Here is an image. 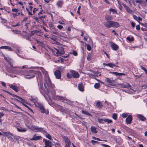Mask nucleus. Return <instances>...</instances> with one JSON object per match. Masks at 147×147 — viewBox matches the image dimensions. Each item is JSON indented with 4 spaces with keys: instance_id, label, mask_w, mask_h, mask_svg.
<instances>
[{
    "instance_id": "nucleus-50",
    "label": "nucleus",
    "mask_w": 147,
    "mask_h": 147,
    "mask_svg": "<svg viewBox=\"0 0 147 147\" xmlns=\"http://www.w3.org/2000/svg\"><path fill=\"white\" fill-rule=\"evenodd\" d=\"M12 11L13 12H17L19 11V9H17L16 8H14V9H12Z\"/></svg>"
},
{
    "instance_id": "nucleus-21",
    "label": "nucleus",
    "mask_w": 147,
    "mask_h": 147,
    "mask_svg": "<svg viewBox=\"0 0 147 147\" xmlns=\"http://www.w3.org/2000/svg\"><path fill=\"white\" fill-rule=\"evenodd\" d=\"M18 131L20 132H24L27 131V129L26 128L22 127H17Z\"/></svg>"
},
{
    "instance_id": "nucleus-55",
    "label": "nucleus",
    "mask_w": 147,
    "mask_h": 147,
    "mask_svg": "<svg viewBox=\"0 0 147 147\" xmlns=\"http://www.w3.org/2000/svg\"><path fill=\"white\" fill-rule=\"evenodd\" d=\"M19 68V69H22H22H24V68H28V66L26 65H24V66H23L22 67H19L18 68Z\"/></svg>"
},
{
    "instance_id": "nucleus-28",
    "label": "nucleus",
    "mask_w": 147,
    "mask_h": 147,
    "mask_svg": "<svg viewBox=\"0 0 147 147\" xmlns=\"http://www.w3.org/2000/svg\"><path fill=\"white\" fill-rule=\"evenodd\" d=\"M52 105L53 106H55V107H58L60 109H61L62 108V107L58 105L55 103H53Z\"/></svg>"
},
{
    "instance_id": "nucleus-42",
    "label": "nucleus",
    "mask_w": 147,
    "mask_h": 147,
    "mask_svg": "<svg viewBox=\"0 0 147 147\" xmlns=\"http://www.w3.org/2000/svg\"><path fill=\"white\" fill-rule=\"evenodd\" d=\"M55 147H61V144L59 143H55Z\"/></svg>"
},
{
    "instance_id": "nucleus-31",
    "label": "nucleus",
    "mask_w": 147,
    "mask_h": 147,
    "mask_svg": "<svg viewBox=\"0 0 147 147\" xmlns=\"http://www.w3.org/2000/svg\"><path fill=\"white\" fill-rule=\"evenodd\" d=\"M100 86V84L99 83H96L95 84L94 87L95 88L98 89Z\"/></svg>"
},
{
    "instance_id": "nucleus-18",
    "label": "nucleus",
    "mask_w": 147,
    "mask_h": 147,
    "mask_svg": "<svg viewBox=\"0 0 147 147\" xmlns=\"http://www.w3.org/2000/svg\"><path fill=\"white\" fill-rule=\"evenodd\" d=\"M71 73L72 74V77L75 78H78L79 77V75L78 73L74 71H71Z\"/></svg>"
},
{
    "instance_id": "nucleus-20",
    "label": "nucleus",
    "mask_w": 147,
    "mask_h": 147,
    "mask_svg": "<svg viewBox=\"0 0 147 147\" xmlns=\"http://www.w3.org/2000/svg\"><path fill=\"white\" fill-rule=\"evenodd\" d=\"M119 85L121 86V87L122 88H130L131 87V85L128 83H127L126 85L123 84H119Z\"/></svg>"
},
{
    "instance_id": "nucleus-10",
    "label": "nucleus",
    "mask_w": 147,
    "mask_h": 147,
    "mask_svg": "<svg viewBox=\"0 0 147 147\" xmlns=\"http://www.w3.org/2000/svg\"><path fill=\"white\" fill-rule=\"evenodd\" d=\"M44 142H45V147H52L51 142L49 140L44 139L43 140Z\"/></svg>"
},
{
    "instance_id": "nucleus-62",
    "label": "nucleus",
    "mask_w": 147,
    "mask_h": 147,
    "mask_svg": "<svg viewBox=\"0 0 147 147\" xmlns=\"http://www.w3.org/2000/svg\"><path fill=\"white\" fill-rule=\"evenodd\" d=\"M24 105L26 107L28 108V109H29L30 110H31V111H32V110L29 107H28V106H27L26 105L24 104Z\"/></svg>"
},
{
    "instance_id": "nucleus-43",
    "label": "nucleus",
    "mask_w": 147,
    "mask_h": 147,
    "mask_svg": "<svg viewBox=\"0 0 147 147\" xmlns=\"http://www.w3.org/2000/svg\"><path fill=\"white\" fill-rule=\"evenodd\" d=\"M96 105L98 107H100L102 106L101 103L100 101H98L96 103Z\"/></svg>"
},
{
    "instance_id": "nucleus-39",
    "label": "nucleus",
    "mask_w": 147,
    "mask_h": 147,
    "mask_svg": "<svg viewBox=\"0 0 147 147\" xmlns=\"http://www.w3.org/2000/svg\"><path fill=\"white\" fill-rule=\"evenodd\" d=\"M82 113L88 115H90V114L88 112L85 111H82Z\"/></svg>"
},
{
    "instance_id": "nucleus-54",
    "label": "nucleus",
    "mask_w": 147,
    "mask_h": 147,
    "mask_svg": "<svg viewBox=\"0 0 147 147\" xmlns=\"http://www.w3.org/2000/svg\"><path fill=\"white\" fill-rule=\"evenodd\" d=\"M57 27L59 29H61L63 28V26L61 25H58L57 26Z\"/></svg>"
},
{
    "instance_id": "nucleus-11",
    "label": "nucleus",
    "mask_w": 147,
    "mask_h": 147,
    "mask_svg": "<svg viewBox=\"0 0 147 147\" xmlns=\"http://www.w3.org/2000/svg\"><path fill=\"white\" fill-rule=\"evenodd\" d=\"M42 137L40 136H37V134L34 135L32 138L30 139V140L32 141H36L41 140Z\"/></svg>"
},
{
    "instance_id": "nucleus-64",
    "label": "nucleus",
    "mask_w": 147,
    "mask_h": 147,
    "mask_svg": "<svg viewBox=\"0 0 147 147\" xmlns=\"http://www.w3.org/2000/svg\"><path fill=\"white\" fill-rule=\"evenodd\" d=\"M1 84L4 87L6 86V84L5 82H1Z\"/></svg>"
},
{
    "instance_id": "nucleus-30",
    "label": "nucleus",
    "mask_w": 147,
    "mask_h": 147,
    "mask_svg": "<svg viewBox=\"0 0 147 147\" xmlns=\"http://www.w3.org/2000/svg\"><path fill=\"white\" fill-rule=\"evenodd\" d=\"M104 121L108 123H110L112 122V121L111 120L108 119H105L104 120Z\"/></svg>"
},
{
    "instance_id": "nucleus-2",
    "label": "nucleus",
    "mask_w": 147,
    "mask_h": 147,
    "mask_svg": "<svg viewBox=\"0 0 147 147\" xmlns=\"http://www.w3.org/2000/svg\"><path fill=\"white\" fill-rule=\"evenodd\" d=\"M44 87L49 94H51L53 92L55 93V90L54 89V85L52 84L49 77L45 78V82L44 83Z\"/></svg>"
},
{
    "instance_id": "nucleus-47",
    "label": "nucleus",
    "mask_w": 147,
    "mask_h": 147,
    "mask_svg": "<svg viewBox=\"0 0 147 147\" xmlns=\"http://www.w3.org/2000/svg\"><path fill=\"white\" fill-rule=\"evenodd\" d=\"M117 114L115 113H113L112 115V117L114 119H116L117 118Z\"/></svg>"
},
{
    "instance_id": "nucleus-49",
    "label": "nucleus",
    "mask_w": 147,
    "mask_h": 147,
    "mask_svg": "<svg viewBox=\"0 0 147 147\" xmlns=\"http://www.w3.org/2000/svg\"><path fill=\"white\" fill-rule=\"evenodd\" d=\"M84 61H82L80 63V66L81 67H82L83 66V65L84 64Z\"/></svg>"
},
{
    "instance_id": "nucleus-53",
    "label": "nucleus",
    "mask_w": 147,
    "mask_h": 147,
    "mask_svg": "<svg viewBox=\"0 0 147 147\" xmlns=\"http://www.w3.org/2000/svg\"><path fill=\"white\" fill-rule=\"evenodd\" d=\"M6 49H8V50L10 51H12V49L9 46H7V48H6Z\"/></svg>"
},
{
    "instance_id": "nucleus-56",
    "label": "nucleus",
    "mask_w": 147,
    "mask_h": 147,
    "mask_svg": "<svg viewBox=\"0 0 147 147\" xmlns=\"http://www.w3.org/2000/svg\"><path fill=\"white\" fill-rule=\"evenodd\" d=\"M101 145L104 147H111L109 146L108 145L105 144H101Z\"/></svg>"
},
{
    "instance_id": "nucleus-52",
    "label": "nucleus",
    "mask_w": 147,
    "mask_h": 147,
    "mask_svg": "<svg viewBox=\"0 0 147 147\" xmlns=\"http://www.w3.org/2000/svg\"><path fill=\"white\" fill-rule=\"evenodd\" d=\"M87 49L88 51H90L91 49V47L89 45H87Z\"/></svg>"
},
{
    "instance_id": "nucleus-8",
    "label": "nucleus",
    "mask_w": 147,
    "mask_h": 147,
    "mask_svg": "<svg viewBox=\"0 0 147 147\" xmlns=\"http://www.w3.org/2000/svg\"><path fill=\"white\" fill-rule=\"evenodd\" d=\"M105 80L106 82L109 84L110 85L112 86H113V84L115 83V81L113 80L111 78H109L105 77Z\"/></svg>"
},
{
    "instance_id": "nucleus-35",
    "label": "nucleus",
    "mask_w": 147,
    "mask_h": 147,
    "mask_svg": "<svg viewBox=\"0 0 147 147\" xmlns=\"http://www.w3.org/2000/svg\"><path fill=\"white\" fill-rule=\"evenodd\" d=\"M127 39L130 42H131L134 40V38L132 37L131 38L130 37L128 36L127 38Z\"/></svg>"
},
{
    "instance_id": "nucleus-9",
    "label": "nucleus",
    "mask_w": 147,
    "mask_h": 147,
    "mask_svg": "<svg viewBox=\"0 0 147 147\" xmlns=\"http://www.w3.org/2000/svg\"><path fill=\"white\" fill-rule=\"evenodd\" d=\"M63 139L66 144L65 147H69L71 145V142L70 140L68 139L67 137L65 136L63 137Z\"/></svg>"
},
{
    "instance_id": "nucleus-58",
    "label": "nucleus",
    "mask_w": 147,
    "mask_h": 147,
    "mask_svg": "<svg viewBox=\"0 0 147 147\" xmlns=\"http://www.w3.org/2000/svg\"><path fill=\"white\" fill-rule=\"evenodd\" d=\"M51 51H52V53H53L54 54H56V51H55V50H54L53 49H51Z\"/></svg>"
},
{
    "instance_id": "nucleus-1",
    "label": "nucleus",
    "mask_w": 147,
    "mask_h": 147,
    "mask_svg": "<svg viewBox=\"0 0 147 147\" xmlns=\"http://www.w3.org/2000/svg\"><path fill=\"white\" fill-rule=\"evenodd\" d=\"M1 56L4 57V59L11 66V69L12 71V73H15L18 74H19L24 75L25 76L26 71H24L21 70H20L19 71H18L17 69H15L18 68H19V67L18 66H13V65L14 64V62L12 59L9 58L8 56H5L3 53H2Z\"/></svg>"
},
{
    "instance_id": "nucleus-60",
    "label": "nucleus",
    "mask_w": 147,
    "mask_h": 147,
    "mask_svg": "<svg viewBox=\"0 0 147 147\" xmlns=\"http://www.w3.org/2000/svg\"><path fill=\"white\" fill-rule=\"evenodd\" d=\"M131 24L132 26L134 28L135 27V23L134 22H131Z\"/></svg>"
},
{
    "instance_id": "nucleus-36",
    "label": "nucleus",
    "mask_w": 147,
    "mask_h": 147,
    "mask_svg": "<svg viewBox=\"0 0 147 147\" xmlns=\"http://www.w3.org/2000/svg\"><path fill=\"white\" fill-rule=\"evenodd\" d=\"M20 100H21L20 102L23 105L24 104V103H27L26 100L22 98H21V99Z\"/></svg>"
},
{
    "instance_id": "nucleus-24",
    "label": "nucleus",
    "mask_w": 147,
    "mask_h": 147,
    "mask_svg": "<svg viewBox=\"0 0 147 147\" xmlns=\"http://www.w3.org/2000/svg\"><path fill=\"white\" fill-rule=\"evenodd\" d=\"M29 9L28 8H26V9L28 12V14L31 16H32V14L31 11H32L33 7L32 6H29Z\"/></svg>"
},
{
    "instance_id": "nucleus-15",
    "label": "nucleus",
    "mask_w": 147,
    "mask_h": 147,
    "mask_svg": "<svg viewBox=\"0 0 147 147\" xmlns=\"http://www.w3.org/2000/svg\"><path fill=\"white\" fill-rule=\"evenodd\" d=\"M105 19L107 21L108 23H109V22L111 21L113 19V18L111 15H107L105 17Z\"/></svg>"
},
{
    "instance_id": "nucleus-46",
    "label": "nucleus",
    "mask_w": 147,
    "mask_h": 147,
    "mask_svg": "<svg viewBox=\"0 0 147 147\" xmlns=\"http://www.w3.org/2000/svg\"><path fill=\"white\" fill-rule=\"evenodd\" d=\"M9 135H11L12 136H14L13 134H11L9 132H6V134H5V136H9Z\"/></svg>"
},
{
    "instance_id": "nucleus-59",
    "label": "nucleus",
    "mask_w": 147,
    "mask_h": 147,
    "mask_svg": "<svg viewBox=\"0 0 147 147\" xmlns=\"http://www.w3.org/2000/svg\"><path fill=\"white\" fill-rule=\"evenodd\" d=\"M73 54L74 55V56H77V53L75 51H73Z\"/></svg>"
},
{
    "instance_id": "nucleus-38",
    "label": "nucleus",
    "mask_w": 147,
    "mask_h": 147,
    "mask_svg": "<svg viewBox=\"0 0 147 147\" xmlns=\"http://www.w3.org/2000/svg\"><path fill=\"white\" fill-rule=\"evenodd\" d=\"M108 66H109L111 68H113L114 66H115V64H113L112 63H108Z\"/></svg>"
},
{
    "instance_id": "nucleus-23",
    "label": "nucleus",
    "mask_w": 147,
    "mask_h": 147,
    "mask_svg": "<svg viewBox=\"0 0 147 147\" xmlns=\"http://www.w3.org/2000/svg\"><path fill=\"white\" fill-rule=\"evenodd\" d=\"M63 4V1L62 0L58 1L56 4L58 8H61Z\"/></svg>"
},
{
    "instance_id": "nucleus-33",
    "label": "nucleus",
    "mask_w": 147,
    "mask_h": 147,
    "mask_svg": "<svg viewBox=\"0 0 147 147\" xmlns=\"http://www.w3.org/2000/svg\"><path fill=\"white\" fill-rule=\"evenodd\" d=\"M7 22L6 20L3 19L2 18H0V22L5 23Z\"/></svg>"
},
{
    "instance_id": "nucleus-4",
    "label": "nucleus",
    "mask_w": 147,
    "mask_h": 147,
    "mask_svg": "<svg viewBox=\"0 0 147 147\" xmlns=\"http://www.w3.org/2000/svg\"><path fill=\"white\" fill-rule=\"evenodd\" d=\"M55 93L53 94V92L51 94L53 98L56 100H57L61 101L63 102H66L67 104L69 105L71 104L72 102L70 100L68 99L66 97H63L59 95H55Z\"/></svg>"
},
{
    "instance_id": "nucleus-51",
    "label": "nucleus",
    "mask_w": 147,
    "mask_h": 147,
    "mask_svg": "<svg viewBox=\"0 0 147 147\" xmlns=\"http://www.w3.org/2000/svg\"><path fill=\"white\" fill-rule=\"evenodd\" d=\"M12 96L13 97H15L17 98L18 99L20 100L21 99V98L18 96L16 95L15 94H12Z\"/></svg>"
},
{
    "instance_id": "nucleus-14",
    "label": "nucleus",
    "mask_w": 147,
    "mask_h": 147,
    "mask_svg": "<svg viewBox=\"0 0 147 147\" xmlns=\"http://www.w3.org/2000/svg\"><path fill=\"white\" fill-rule=\"evenodd\" d=\"M132 120V116L131 115H129L126 119L125 121L127 124H130L131 123Z\"/></svg>"
},
{
    "instance_id": "nucleus-22",
    "label": "nucleus",
    "mask_w": 147,
    "mask_h": 147,
    "mask_svg": "<svg viewBox=\"0 0 147 147\" xmlns=\"http://www.w3.org/2000/svg\"><path fill=\"white\" fill-rule=\"evenodd\" d=\"M137 117L139 119L142 121H144L146 119V118L145 117L140 114H138L137 115Z\"/></svg>"
},
{
    "instance_id": "nucleus-27",
    "label": "nucleus",
    "mask_w": 147,
    "mask_h": 147,
    "mask_svg": "<svg viewBox=\"0 0 147 147\" xmlns=\"http://www.w3.org/2000/svg\"><path fill=\"white\" fill-rule=\"evenodd\" d=\"M78 86L79 89L80 91H82L84 90L83 86L82 84H79Z\"/></svg>"
},
{
    "instance_id": "nucleus-26",
    "label": "nucleus",
    "mask_w": 147,
    "mask_h": 147,
    "mask_svg": "<svg viewBox=\"0 0 147 147\" xmlns=\"http://www.w3.org/2000/svg\"><path fill=\"white\" fill-rule=\"evenodd\" d=\"M91 129L92 131L94 133H96L97 132V131L96 130V128L95 127H91Z\"/></svg>"
},
{
    "instance_id": "nucleus-41",
    "label": "nucleus",
    "mask_w": 147,
    "mask_h": 147,
    "mask_svg": "<svg viewBox=\"0 0 147 147\" xmlns=\"http://www.w3.org/2000/svg\"><path fill=\"white\" fill-rule=\"evenodd\" d=\"M91 55L90 54H89L87 57V59L88 61H90L91 59Z\"/></svg>"
},
{
    "instance_id": "nucleus-45",
    "label": "nucleus",
    "mask_w": 147,
    "mask_h": 147,
    "mask_svg": "<svg viewBox=\"0 0 147 147\" xmlns=\"http://www.w3.org/2000/svg\"><path fill=\"white\" fill-rule=\"evenodd\" d=\"M128 115V114L125 113H123L122 114V117L124 118H126Z\"/></svg>"
},
{
    "instance_id": "nucleus-25",
    "label": "nucleus",
    "mask_w": 147,
    "mask_h": 147,
    "mask_svg": "<svg viewBox=\"0 0 147 147\" xmlns=\"http://www.w3.org/2000/svg\"><path fill=\"white\" fill-rule=\"evenodd\" d=\"M109 11L110 13L112 12L113 14H118L117 11L116 10L112 8L109 9Z\"/></svg>"
},
{
    "instance_id": "nucleus-61",
    "label": "nucleus",
    "mask_w": 147,
    "mask_h": 147,
    "mask_svg": "<svg viewBox=\"0 0 147 147\" xmlns=\"http://www.w3.org/2000/svg\"><path fill=\"white\" fill-rule=\"evenodd\" d=\"M112 33H113L114 35H116V36H117L118 35V34L116 33V31L115 30H113L112 31Z\"/></svg>"
},
{
    "instance_id": "nucleus-63",
    "label": "nucleus",
    "mask_w": 147,
    "mask_h": 147,
    "mask_svg": "<svg viewBox=\"0 0 147 147\" xmlns=\"http://www.w3.org/2000/svg\"><path fill=\"white\" fill-rule=\"evenodd\" d=\"M136 29L137 30H139L140 29V26L139 25H136Z\"/></svg>"
},
{
    "instance_id": "nucleus-32",
    "label": "nucleus",
    "mask_w": 147,
    "mask_h": 147,
    "mask_svg": "<svg viewBox=\"0 0 147 147\" xmlns=\"http://www.w3.org/2000/svg\"><path fill=\"white\" fill-rule=\"evenodd\" d=\"M21 49L19 48H18L17 49L16 53H17L18 55L20 56V55L18 54V53H20L21 52Z\"/></svg>"
},
{
    "instance_id": "nucleus-44",
    "label": "nucleus",
    "mask_w": 147,
    "mask_h": 147,
    "mask_svg": "<svg viewBox=\"0 0 147 147\" xmlns=\"http://www.w3.org/2000/svg\"><path fill=\"white\" fill-rule=\"evenodd\" d=\"M104 120L102 119H98V122L100 123H103Z\"/></svg>"
},
{
    "instance_id": "nucleus-3",
    "label": "nucleus",
    "mask_w": 147,
    "mask_h": 147,
    "mask_svg": "<svg viewBox=\"0 0 147 147\" xmlns=\"http://www.w3.org/2000/svg\"><path fill=\"white\" fill-rule=\"evenodd\" d=\"M30 100L34 103L36 106L39 108L41 113H45L47 114L49 113L48 111L45 109L41 104L37 102L38 99L37 98L31 96L30 98Z\"/></svg>"
},
{
    "instance_id": "nucleus-16",
    "label": "nucleus",
    "mask_w": 147,
    "mask_h": 147,
    "mask_svg": "<svg viewBox=\"0 0 147 147\" xmlns=\"http://www.w3.org/2000/svg\"><path fill=\"white\" fill-rule=\"evenodd\" d=\"M9 87L16 92H18L20 90L18 86L11 84L9 85Z\"/></svg>"
},
{
    "instance_id": "nucleus-13",
    "label": "nucleus",
    "mask_w": 147,
    "mask_h": 147,
    "mask_svg": "<svg viewBox=\"0 0 147 147\" xmlns=\"http://www.w3.org/2000/svg\"><path fill=\"white\" fill-rule=\"evenodd\" d=\"M56 78L57 79H60L61 77V73L59 70H56L54 73Z\"/></svg>"
},
{
    "instance_id": "nucleus-19",
    "label": "nucleus",
    "mask_w": 147,
    "mask_h": 147,
    "mask_svg": "<svg viewBox=\"0 0 147 147\" xmlns=\"http://www.w3.org/2000/svg\"><path fill=\"white\" fill-rule=\"evenodd\" d=\"M123 5L125 9L126 10L127 13H130L131 14H132V13H133V11L132 10L130 9V8H129V7L127 6L124 4H123Z\"/></svg>"
},
{
    "instance_id": "nucleus-29",
    "label": "nucleus",
    "mask_w": 147,
    "mask_h": 147,
    "mask_svg": "<svg viewBox=\"0 0 147 147\" xmlns=\"http://www.w3.org/2000/svg\"><path fill=\"white\" fill-rule=\"evenodd\" d=\"M45 133H46L45 136L48 139H49L50 140H51V137L50 135L48 133H47L46 131V132Z\"/></svg>"
},
{
    "instance_id": "nucleus-17",
    "label": "nucleus",
    "mask_w": 147,
    "mask_h": 147,
    "mask_svg": "<svg viewBox=\"0 0 147 147\" xmlns=\"http://www.w3.org/2000/svg\"><path fill=\"white\" fill-rule=\"evenodd\" d=\"M111 46L113 49L115 51H116L119 49V47L115 44L111 42L110 43Z\"/></svg>"
},
{
    "instance_id": "nucleus-48",
    "label": "nucleus",
    "mask_w": 147,
    "mask_h": 147,
    "mask_svg": "<svg viewBox=\"0 0 147 147\" xmlns=\"http://www.w3.org/2000/svg\"><path fill=\"white\" fill-rule=\"evenodd\" d=\"M131 14L133 15V17L134 18L135 20H136L137 21H138V17H137V16H136V15L133 14V13Z\"/></svg>"
},
{
    "instance_id": "nucleus-34",
    "label": "nucleus",
    "mask_w": 147,
    "mask_h": 147,
    "mask_svg": "<svg viewBox=\"0 0 147 147\" xmlns=\"http://www.w3.org/2000/svg\"><path fill=\"white\" fill-rule=\"evenodd\" d=\"M53 49H54V50H55V51H56V54L57 55H60V51L58 49L55 48H54Z\"/></svg>"
},
{
    "instance_id": "nucleus-6",
    "label": "nucleus",
    "mask_w": 147,
    "mask_h": 147,
    "mask_svg": "<svg viewBox=\"0 0 147 147\" xmlns=\"http://www.w3.org/2000/svg\"><path fill=\"white\" fill-rule=\"evenodd\" d=\"M104 25L106 27L108 28L111 27L117 28L120 26L118 22L114 21L109 22V23H107Z\"/></svg>"
},
{
    "instance_id": "nucleus-57",
    "label": "nucleus",
    "mask_w": 147,
    "mask_h": 147,
    "mask_svg": "<svg viewBox=\"0 0 147 147\" xmlns=\"http://www.w3.org/2000/svg\"><path fill=\"white\" fill-rule=\"evenodd\" d=\"M91 142L94 144L95 143H99L98 142L94 140H92L91 141Z\"/></svg>"
},
{
    "instance_id": "nucleus-7",
    "label": "nucleus",
    "mask_w": 147,
    "mask_h": 147,
    "mask_svg": "<svg viewBox=\"0 0 147 147\" xmlns=\"http://www.w3.org/2000/svg\"><path fill=\"white\" fill-rule=\"evenodd\" d=\"M30 129L36 132H46V131L44 130V129L42 127H39L38 126L32 125L30 127Z\"/></svg>"
},
{
    "instance_id": "nucleus-40",
    "label": "nucleus",
    "mask_w": 147,
    "mask_h": 147,
    "mask_svg": "<svg viewBox=\"0 0 147 147\" xmlns=\"http://www.w3.org/2000/svg\"><path fill=\"white\" fill-rule=\"evenodd\" d=\"M67 76L68 78H71L72 77V74H71L69 73H67Z\"/></svg>"
},
{
    "instance_id": "nucleus-37",
    "label": "nucleus",
    "mask_w": 147,
    "mask_h": 147,
    "mask_svg": "<svg viewBox=\"0 0 147 147\" xmlns=\"http://www.w3.org/2000/svg\"><path fill=\"white\" fill-rule=\"evenodd\" d=\"M60 55L63 54L65 52L64 51V49L63 48H61L60 49Z\"/></svg>"
},
{
    "instance_id": "nucleus-12",
    "label": "nucleus",
    "mask_w": 147,
    "mask_h": 147,
    "mask_svg": "<svg viewBox=\"0 0 147 147\" xmlns=\"http://www.w3.org/2000/svg\"><path fill=\"white\" fill-rule=\"evenodd\" d=\"M39 89L41 93H43L45 92L44 88H43V84L42 82L40 81L39 83Z\"/></svg>"
},
{
    "instance_id": "nucleus-5",
    "label": "nucleus",
    "mask_w": 147,
    "mask_h": 147,
    "mask_svg": "<svg viewBox=\"0 0 147 147\" xmlns=\"http://www.w3.org/2000/svg\"><path fill=\"white\" fill-rule=\"evenodd\" d=\"M38 74L39 75H41L40 72L34 70H29L28 71H26L24 77L27 79H30L34 76L35 74Z\"/></svg>"
}]
</instances>
